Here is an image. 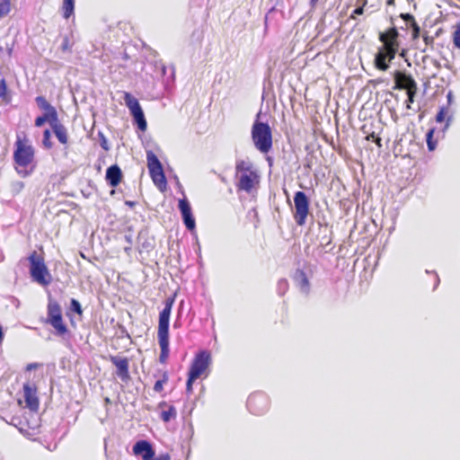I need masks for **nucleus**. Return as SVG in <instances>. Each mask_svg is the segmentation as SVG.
Instances as JSON below:
<instances>
[{
  "instance_id": "obj_43",
  "label": "nucleus",
  "mask_w": 460,
  "mask_h": 460,
  "mask_svg": "<svg viewBox=\"0 0 460 460\" xmlns=\"http://www.w3.org/2000/svg\"><path fill=\"white\" fill-rule=\"evenodd\" d=\"M125 204L130 208H133L136 205V202L131 200H126Z\"/></svg>"
},
{
  "instance_id": "obj_1",
  "label": "nucleus",
  "mask_w": 460,
  "mask_h": 460,
  "mask_svg": "<svg viewBox=\"0 0 460 460\" xmlns=\"http://www.w3.org/2000/svg\"><path fill=\"white\" fill-rule=\"evenodd\" d=\"M13 161L16 172L23 178L29 176L35 169V149L25 133L16 136Z\"/></svg>"
},
{
  "instance_id": "obj_19",
  "label": "nucleus",
  "mask_w": 460,
  "mask_h": 460,
  "mask_svg": "<svg viewBox=\"0 0 460 460\" xmlns=\"http://www.w3.org/2000/svg\"><path fill=\"white\" fill-rule=\"evenodd\" d=\"M51 129L57 137L58 142L63 146H67L69 142V135L67 128L59 122L58 117L56 120L51 121Z\"/></svg>"
},
{
  "instance_id": "obj_42",
  "label": "nucleus",
  "mask_w": 460,
  "mask_h": 460,
  "mask_svg": "<svg viewBox=\"0 0 460 460\" xmlns=\"http://www.w3.org/2000/svg\"><path fill=\"white\" fill-rule=\"evenodd\" d=\"M376 137V135L374 132H372L371 134H368V135L366 137V139H367V140H368V141H369V140H372V141H373V139H374Z\"/></svg>"
},
{
  "instance_id": "obj_36",
  "label": "nucleus",
  "mask_w": 460,
  "mask_h": 460,
  "mask_svg": "<svg viewBox=\"0 0 460 460\" xmlns=\"http://www.w3.org/2000/svg\"><path fill=\"white\" fill-rule=\"evenodd\" d=\"M446 114L447 111L445 108H441L436 116V120L440 123L443 122L445 120Z\"/></svg>"
},
{
  "instance_id": "obj_45",
  "label": "nucleus",
  "mask_w": 460,
  "mask_h": 460,
  "mask_svg": "<svg viewBox=\"0 0 460 460\" xmlns=\"http://www.w3.org/2000/svg\"><path fill=\"white\" fill-rule=\"evenodd\" d=\"M17 185H18V187H19V190H22V189H23V188H24V183H23V182H22V181L18 182V184H17Z\"/></svg>"
},
{
  "instance_id": "obj_8",
  "label": "nucleus",
  "mask_w": 460,
  "mask_h": 460,
  "mask_svg": "<svg viewBox=\"0 0 460 460\" xmlns=\"http://www.w3.org/2000/svg\"><path fill=\"white\" fill-rule=\"evenodd\" d=\"M28 261L31 279L42 287L49 286L52 282V276L45 263L44 256L33 251L29 255Z\"/></svg>"
},
{
  "instance_id": "obj_17",
  "label": "nucleus",
  "mask_w": 460,
  "mask_h": 460,
  "mask_svg": "<svg viewBox=\"0 0 460 460\" xmlns=\"http://www.w3.org/2000/svg\"><path fill=\"white\" fill-rule=\"evenodd\" d=\"M23 397L26 403V407H28L31 411H38L40 403L35 385H32L29 383L24 384Z\"/></svg>"
},
{
  "instance_id": "obj_32",
  "label": "nucleus",
  "mask_w": 460,
  "mask_h": 460,
  "mask_svg": "<svg viewBox=\"0 0 460 460\" xmlns=\"http://www.w3.org/2000/svg\"><path fill=\"white\" fill-rule=\"evenodd\" d=\"M417 91H418V86H416L415 88H412L411 90H408L406 91V93H407V104H406V107L407 109H411V104L414 102V97L417 93Z\"/></svg>"
},
{
  "instance_id": "obj_24",
  "label": "nucleus",
  "mask_w": 460,
  "mask_h": 460,
  "mask_svg": "<svg viewBox=\"0 0 460 460\" xmlns=\"http://www.w3.org/2000/svg\"><path fill=\"white\" fill-rule=\"evenodd\" d=\"M434 133L435 128H430L426 134L427 146L429 151H434L437 147L438 142L436 139H434Z\"/></svg>"
},
{
  "instance_id": "obj_7",
  "label": "nucleus",
  "mask_w": 460,
  "mask_h": 460,
  "mask_svg": "<svg viewBox=\"0 0 460 460\" xmlns=\"http://www.w3.org/2000/svg\"><path fill=\"white\" fill-rule=\"evenodd\" d=\"M235 177L238 180L236 183L237 190H244L248 193L259 183V175L256 171L252 169V164L244 160L236 162Z\"/></svg>"
},
{
  "instance_id": "obj_22",
  "label": "nucleus",
  "mask_w": 460,
  "mask_h": 460,
  "mask_svg": "<svg viewBox=\"0 0 460 460\" xmlns=\"http://www.w3.org/2000/svg\"><path fill=\"white\" fill-rule=\"evenodd\" d=\"M160 407L166 406L167 409L164 410L161 412V419L164 422L170 421L172 419H174L176 417L177 411L174 406L172 405H167L165 402H163L159 404Z\"/></svg>"
},
{
  "instance_id": "obj_29",
  "label": "nucleus",
  "mask_w": 460,
  "mask_h": 460,
  "mask_svg": "<svg viewBox=\"0 0 460 460\" xmlns=\"http://www.w3.org/2000/svg\"><path fill=\"white\" fill-rule=\"evenodd\" d=\"M47 121H49L51 125V121H53V119L50 118L49 114L45 113L42 116H39L38 118H36L35 126L40 128L43 126Z\"/></svg>"
},
{
  "instance_id": "obj_35",
  "label": "nucleus",
  "mask_w": 460,
  "mask_h": 460,
  "mask_svg": "<svg viewBox=\"0 0 460 460\" xmlns=\"http://www.w3.org/2000/svg\"><path fill=\"white\" fill-rule=\"evenodd\" d=\"M367 2H364V4L361 6L357 7L354 9V11L351 13L349 18L350 19H356L357 15H361L364 13V6Z\"/></svg>"
},
{
  "instance_id": "obj_3",
  "label": "nucleus",
  "mask_w": 460,
  "mask_h": 460,
  "mask_svg": "<svg viewBox=\"0 0 460 460\" xmlns=\"http://www.w3.org/2000/svg\"><path fill=\"white\" fill-rule=\"evenodd\" d=\"M174 301L175 296L167 297L166 300L164 301V307L159 313L157 341L161 349L159 361L162 364H165L167 362L170 354L169 323Z\"/></svg>"
},
{
  "instance_id": "obj_30",
  "label": "nucleus",
  "mask_w": 460,
  "mask_h": 460,
  "mask_svg": "<svg viewBox=\"0 0 460 460\" xmlns=\"http://www.w3.org/2000/svg\"><path fill=\"white\" fill-rule=\"evenodd\" d=\"M453 43L456 49H460V22L456 25V30L453 33Z\"/></svg>"
},
{
  "instance_id": "obj_26",
  "label": "nucleus",
  "mask_w": 460,
  "mask_h": 460,
  "mask_svg": "<svg viewBox=\"0 0 460 460\" xmlns=\"http://www.w3.org/2000/svg\"><path fill=\"white\" fill-rule=\"evenodd\" d=\"M11 10V2H0V19L7 16Z\"/></svg>"
},
{
  "instance_id": "obj_48",
  "label": "nucleus",
  "mask_w": 460,
  "mask_h": 460,
  "mask_svg": "<svg viewBox=\"0 0 460 460\" xmlns=\"http://www.w3.org/2000/svg\"><path fill=\"white\" fill-rule=\"evenodd\" d=\"M114 193H115V190H112L111 191V194L112 195V194H114Z\"/></svg>"
},
{
  "instance_id": "obj_34",
  "label": "nucleus",
  "mask_w": 460,
  "mask_h": 460,
  "mask_svg": "<svg viewBox=\"0 0 460 460\" xmlns=\"http://www.w3.org/2000/svg\"><path fill=\"white\" fill-rule=\"evenodd\" d=\"M71 309L79 315L83 314L81 304L75 298L71 300Z\"/></svg>"
},
{
  "instance_id": "obj_38",
  "label": "nucleus",
  "mask_w": 460,
  "mask_h": 460,
  "mask_svg": "<svg viewBox=\"0 0 460 460\" xmlns=\"http://www.w3.org/2000/svg\"><path fill=\"white\" fill-rule=\"evenodd\" d=\"M279 287L283 289L285 293L288 288V282L287 279H283L279 281Z\"/></svg>"
},
{
  "instance_id": "obj_11",
  "label": "nucleus",
  "mask_w": 460,
  "mask_h": 460,
  "mask_svg": "<svg viewBox=\"0 0 460 460\" xmlns=\"http://www.w3.org/2000/svg\"><path fill=\"white\" fill-rule=\"evenodd\" d=\"M123 99L126 106L130 111V114L134 118L136 123L137 124L138 128L141 131H146L147 128V123L145 118L144 111L137 101L131 93L128 92H124Z\"/></svg>"
},
{
  "instance_id": "obj_16",
  "label": "nucleus",
  "mask_w": 460,
  "mask_h": 460,
  "mask_svg": "<svg viewBox=\"0 0 460 460\" xmlns=\"http://www.w3.org/2000/svg\"><path fill=\"white\" fill-rule=\"evenodd\" d=\"M135 456H140L142 460H152L155 455L151 443L147 440H138L132 447Z\"/></svg>"
},
{
  "instance_id": "obj_37",
  "label": "nucleus",
  "mask_w": 460,
  "mask_h": 460,
  "mask_svg": "<svg viewBox=\"0 0 460 460\" xmlns=\"http://www.w3.org/2000/svg\"><path fill=\"white\" fill-rule=\"evenodd\" d=\"M423 40L427 46L432 47L434 44V38L432 36H429L428 33H424L422 35Z\"/></svg>"
},
{
  "instance_id": "obj_27",
  "label": "nucleus",
  "mask_w": 460,
  "mask_h": 460,
  "mask_svg": "<svg viewBox=\"0 0 460 460\" xmlns=\"http://www.w3.org/2000/svg\"><path fill=\"white\" fill-rule=\"evenodd\" d=\"M73 41L68 36H65L63 38V41L61 43L60 49L63 52H70L73 47Z\"/></svg>"
},
{
  "instance_id": "obj_20",
  "label": "nucleus",
  "mask_w": 460,
  "mask_h": 460,
  "mask_svg": "<svg viewBox=\"0 0 460 460\" xmlns=\"http://www.w3.org/2000/svg\"><path fill=\"white\" fill-rule=\"evenodd\" d=\"M292 279L303 293L308 294L310 292V281L304 270L296 269Z\"/></svg>"
},
{
  "instance_id": "obj_14",
  "label": "nucleus",
  "mask_w": 460,
  "mask_h": 460,
  "mask_svg": "<svg viewBox=\"0 0 460 460\" xmlns=\"http://www.w3.org/2000/svg\"><path fill=\"white\" fill-rule=\"evenodd\" d=\"M178 208L181 211L183 223L186 228L190 231H194L196 228V221L192 215L191 208L189 201L186 199H180Z\"/></svg>"
},
{
  "instance_id": "obj_6",
  "label": "nucleus",
  "mask_w": 460,
  "mask_h": 460,
  "mask_svg": "<svg viewBox=\"0 0 460 460\" xmlns=\"http://www.w3.org/2000/svg\"><path fill=\"white\" fill-rule=\"evenodd\" d=\"M261 113L257 114V119L252 127V139L254 146L262 154H268L273 145L272 131L268 123L259 120Z\"/></svg>"
},
{
  "instance_id": "obj_40",
  "label": "nucleus",
  "mask_w": 460,
  "mask_h": 460,
  "mask_svg": "<svg viewBox=\"0 0 460 460\" xmlns=\"http://www.w3.org/2000/svg\"><path fill=\"white\" fill-rule=\"evenodd\" d=\"M401 16L404 21H411V22H413V21H415L414 17L410 13L402 14Z\"/></svg>"
},
{
  "instance_id": "obj_47",
  "label": "nucleus",
  "mask_w": 460,
  "mask_h": 460,
  "mask_svg": "<svg viewBox=\"0 0 460 460\" xmlns=\"http://www.w3.org/2000/svg\"><path fill=\"white\" fill-rule=\"evenodd\" d=\"M387 3H388L389 4H394V2H392V1H389V2H387Z\"/></svg>"
},
{
  "instance_id": "obj_9",
  "label": "nucleus",
  "mask_w": 460,
  "mask_h": 460,
  "mask_svg": "<svg viewBox=\"0 0 460 460\" xmlns=\"http://www.w3.org/2000/svg\"><path fill=\"white\" fill-rule=\"evenodd\" d=\"M147 168L150 177L155 185L161 190H166L167 181L164 172L161 162L155 153L148 151L146 153Z\"/></svg>"
},
{
  "instance_id": "obj_39",
  "label": "nucleus",
  "mask_w": 460,
  "mask_h": 460,
  "mask_svg": "<svg viewBox=\"0 0 460 460\" xmlns=\"http://www.w3.org/2000/svg\"><path fill=\"white\" fill-rule=\"evenodd\" d=\"M152 460H171V456L169 454L160 455L157 458H153Z\"/></svg>"
},
{
  "instance_id": "obj_2",
  "label": "nucleus",
  "mask_w": 460,
  "mask_h": 460,
  "mask_svg": "<svg viewBox=\"0 0 460 460\" xmlns=\"http://www.w3.org/2000/svg\"><path fill=\"white\" fill-rule=\"evenodd\" d=\"M378 40L383 45L376 54L375 66L378 70L386 71L389 68L388 63L395 58L399 50V32L395 27L389 28L379 32Z\"/></svg>"
},
{
  "instance_id": "obj_21",
  "label": "nucleus",
  "mask_w": 460,
  "mask_h": 460,
  "mask_svg": "<svg viewBox=\"0 0 460 460\" xmlns=\"http://www.w3.org/2000/svg\"><path fill=\"white\" fill-rule=\"evenodd\" d=\"M36 102L38 104V106L45 111L47 114H49L50 116V118L53 119V120H56V119L58 117V112L55 109V107H53L47 100L45 97L43 96H38L36 98Z\"/></svg>"
},
{
  "instance_id": "obj_4",
  "label": "nucleus",
  "mask_w": 460,
  "mask_h": 460,
  "mask_svg": "<svg viewBox=\"0 0 460 460\" xmlns=\"http://www.w3.org/2000/svg\"><path fill=\"white\" fill-rule=\"evenodd\" d=\"M46 324L54 329V334L61 339H68L71 335L70 330L66 323L60 304L52 297H49L47 305V317L44 320Z\"/></svg>"
},
{
  "instance_id": "obj_44",
  "label": "nucleus",
  "mask_w": 460,
  "mask_h": 460,
  "mask_svg": "<svg viewBox=\"0 0 460 460\" xmlns=\"http://www.w3.org/2000/svg\"><path fill=\"white\" fill-rule=\"evenodd\" d=\"M102 147L104 149V150H108L109 147H108V145H107V142L106 140L104 139L102 142Z\"/></svg>"
},
{
  "instance_id": "obj_18",
  "label": "nucleus",
  "mask_w": 460,
  "mask_h": 460,
  "mask_svg": "<svg viewBox=\"0 0 460 460\" xmlns=\"http://www.w3.org/2000/svg\"><path fill=\"white\" fill-rule=\"evenodd\" d=\"M123 173L118 164H113L106 170L105 180L112 188H116L122 181Z\"/></svg>"
},
{
  "instance_id": "obj_46",
  "label": "nucleus",
  "mask_w": 460,
  "mask_h": 460,
  "mask_svg": "<svg viewBox=\"0 0 460 460\" xmlns=\"http://www.w3.org/2000/svg\"><path fill=\"white\" fill-rule=\"evenodd\" d=\"M104 402H105V404H111V399L109 397H106L104 399Z\"/></svg>"
},
{
  "instance_id": "obj_28",
  "label": "nucleus",
  "mask_w": 460,
  "mask_h": 460,
  "mask_svg": "<svg viewBox=\"0 0 460 460\" xmlns=\"http://www.w3.org/2000/svg\"><path fill=\"white\" fill-rule=\"evenodd\" d=\"M50 137H51V135H50L49 129H45L43 132L42 144H43L44 147L47 149H51L53 147V143L50 140Z\"/></svg>"
},
{
  "instance_id": "obj_23",
  "label": "nucleus",
  "mask_w": 460,
  "mask_h": 460,
  "mask_svg": "<svg viewBox=\"0 0 460 460\" xmlns=\"http://www.w3.org/2000/svg\"><path fill=\"white\" fill-rule=\"evenodd\" d=\"M169 381V376L166 371L162 373L161 378L157 380L154 385V391L156 393H161L164 391V385L167 384Z\"/></svg>"
},
{
  "instance_id": "obj_25",
  "label": "nucleus",
  "mask_w": 460,
  "mask_h": 460,
  "mask_svg": "<svg viewBox=\"0 0 460 460\" xmlns=\"http://www.w3.org/2000/svg\"><path fill=\"white\" fill-rule=\"evenodd\" d=\"M74 3L75 2H64V4L62 6V11H63V16L66 19H68L74 13V10H75Z\"/></svg>"
},
{
  "instance_id": "obj_5",
  "label": "nucleus",
  "mask_w": 460,
  "mask_h": 460,
  "mask_svg": "<svg viewBox=\"0 0 460 460\" xmlns=\"http://www.w3.org/2000/svg\"><path fill=\"white\" fill-rule=\"evenodd\" d=\"M211 363V354L208 350H200L198 352L190 366L188 379L186 383V393L191 394L193 392V383L204 376L208 375V368Z\"/></svg>"
},
{
  "instance_id": "obj_33",
  "label": "nucleus",
  "mask_w": 460,
  "mask_h": 460,
  "mask_svg": "<svg viewBox=\"0 0 460 460\" xmlns=\"http://www.w3.org/2000/svg\"><path fill=\"white\" fill-rule=\"evenodd\" d=\"M411 28L412 40H417L420 37V26L418 25V23L415 21H413V22H411Z\"/></svg>"
},
{
  "instance_id": "obj_10",
  "label": "nucleus",
  "mask_w": 460,
  "mask_h": 460,
  "mask_svg": "<svg viewBox=\"0 0 460 460\" xmlns=\"http://www.w3.org/2000/svg\"><path fill=\"white\" fill-rule=\"evenodd\" d=\"M294 220L297 226H303L305 225L307 217L310 213V202L303 191H296L294 196Z\"/></svg>"
},
{
  "instance_id": "obj_15",
  "label": "nucleus",
  "mask_w": 460,
  "mask_h": 460,
  "mask_svg": "<svg viewBox=\"0 0 460 460\" xmlns=\"http://www.w3.org/2000/svg\"><path fill=\"white\" fill-rule=\"evenodd\" d=\"M394 90H411L417 86V83L410 75H406L405 73L396 70L394 73Z\"/></svg>"
},
{
  "instance_id": "obj_41",
  "label": "nucleus",
  "mask_w": 460,
  "mask_h": 460,
  "mask_svg": "<svg viewBox=\"0 0 460 460\" xmlns=\"http://www.w3.org/2000/svg\"><path fill=\"white\" fill-rule=\"evenodd\" d=\"M373 141L376 144V146H377L378 147H381V146H382V139H381V137H379L378 136H376V137L373 139Z\"/></svg>"
},
{
  "instance_id": "obj_31",
  "label": "nucleus",
  "mask_w": 460,
  "mask_h": 460,
  "mask_svg": "<svg viewBox=\"0 0 460 460\" xmlns=\"http://www.w3.org/2000/svg\"><path fill=\"white\" fill-rule=\"evenodd\" d=\"M0 98L5 102L10 101V97L7 95V85L4 79L0 81Z\"/></svg>"
},
{
  "instance_id": "obj_13",
  "label": "nucleus",
  "mask_w": 460,
  "mask_h": 460,
  "mask_svg": "<svg viewBox=\"0 0 460 460\" xmlns=\"http://www.w3.org/2000/svg\"><path fill=\"white\" fill-rule=\"evenodd\" d=\"M109 360L116 367V376L124 383L130 380L129 360L126 357L112 356L109 357Z\"/></svg>"
},
{
  "instance_id": "obj_12",
  "label": "nucleus",
  "mask_w": 460,
  "mask_h": 460,
  "mask_svg": "<svg viewBox=\"0 0 460 460\" xmlns=\"http://www.w3.org/2000/svg\"><path fill=\"white\" fill-rule=\"evenodd\" d=\"M247 408L254 415H262L270 409V399L261 392H254L247 399Z\"/></svg>"
}]
</instances>
